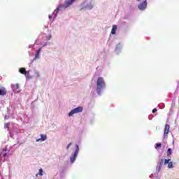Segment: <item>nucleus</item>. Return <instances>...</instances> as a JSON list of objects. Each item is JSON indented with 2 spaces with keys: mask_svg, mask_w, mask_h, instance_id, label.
<instances>
[{
  "mask_svg": "<svg viewBox=\"0 0 179 179\" xmlns=\"http://www.w3.org/2000/svg\"><path fill=\"white\" fill-rule=\"evenodd\" d=\"M38 57H40V54L36 53L35 58L37 59V58H38Z\"/></svg>",
  "mask_w": 179,
  "mask_h": 179,
  "instance_id": "20",
  "label": "nucleus"
},
{
  "mask_svg": "<svg viewBox=\"0 0 179 179\" xmlns=\"http://www.w3.org/2000/svg\"><path fill=\"white\" fill-rule=\"evenodd\" d=\"M137 1H140V0H137Z\"/></svg>",
  "mask_w": 179,
  "mask_h": 179,
  "instance_id": "29",
  "label": "nucleus"
},
{
  "mask_svg": "<svg viewBox=\"0 0 179 179\" xmlns=\"http://www.w3.org/2000/svg\"><path fill=\"white\" fill-rule=\"evenodd\" d=\"M170 131V125L166 124L164 127V138H166L167 135H169V132Z\"/></svg>",
  "mask_w": 179,
  "mask_h": 179,
  "instance_id": "6",
  "label": "nucleus"
},
{
  "mask_svg": "<svg viewBox=\"0 0 179 179\" xmlns=\"http://www.w3.org/2000/svg\"><path fill=\"white\" fill-rule=\"evenodd\" d=\"M8 155V152H1L0 154V157H5Z\"/></svg>",
  "mask_w": 179,
  "mask_h": 179,
  "instance_id": "16",
  "label": "nucleus"
},
{
  "mask_svg": "<svg viewBox=\"0 0 179 179\" xmlns=\"http://www.w3.org/2000/svg\"><path fill=\"white\" fill-rule=\"evenodd\" d=\"M8 126H9V124H8V123H6V124H4L5 128H8Z\"/></svg>",
  "mask_w": 179,
  "mask_h": 179,
  "instance_id": "24",
  "label": "nucleus"
},
{
  "mask_svg": "<svg viewBox=\"0 0 179 179\" xmlns=\"http://www.w3.org/2000/svg\"><path fill=\"white\" fill-rule=\"evenodd\" d=\"M168 167H169V169H173V162H169L168 163Z\"/></svg>",
  "mask_w": 179,
  "mask_h": 179,
  "instance_id": "17",
  "label": "nucleus"
},
{
  "mask_svg": "<svg viewBox=\"0 0 179 179\" xmlns=\"http://www.w3.org/2000/svg\"><path fill=\"white\" fill-rule=\"evenodd\" d=\"M171 159H165L164 160V164H169V162H170Z\"/></svg>",
  "mask_w": 179,
  "mask_h": 179,
  "instance_id": "19",
  "label": "nucleus"
},
{
  "mask_svg": "<svg viewBox=\"0 0 179 179\" xmlns=\"http://www.w3.org/2000/svg\"><path fill=\"white\" fill-rule=\"evenodd\" d=\"M40 52H41V48H39L36 54H40Z\"/></svg>",
  "mask_w": 179,
  "mask_h": 179,
  "instance_id": "22",
  "label": "nucleus"
},
{
  "mask_svg": "<svg viewBox=\"0 0 179 179\" xmlns=\"http://www.w3.org/2000/svg\"><path fill=\"white\" fill-rule=\"evenodd\" d=\"M162 148V143H156L155 149H160Z\"/></svg>",
  "mask_w": 179,
  "mask_h": 179,
  "instance_id": "14",
  "label": "nucleus"
},
{
  "mask_svg": "<svg viewBox=\"0 0 179 179\" xmlns=\"http://www.w3.org/2000/svg\"><path fill=\"white\" fill-rule=\"evenodd\" d=\"M51 35L49 36V38H48V40H51Z\"/></svg>",
  "mask_w": 179,
  "mask_h": 179,
  "instance_id": "26",
  "label": "nucleus"
},
{
  "mask_svg": "<svg viewBox=\"0 0 179 179\" xmlns=\"http://www.w3.org/2000/svg\"><path fill=\"white\" fill-rule=\"evenodd\" d=\"M148 6V1L147 0H143V2L141 3L138 5V9L140 10H145Z\"/></svg>",
  "mask_w": 179,
  "mask_h": 179,
  "instance_id": "5",
  "label": "nucleus"
},
{
  "mask_svg": "<svg viewBox=\"0 0 179 179\" xmlns=\"http://www.w3.org/2000/svg\"><path fill=\"white\" fill-rule=\"evenodd\" d=\"M164 163V159H162L159 162V166L158 169V171H160L162 170V167H163V164Z\"/></svg>",
  "mask_w": 179,
  "mask_h": 179,
  "instance_id": "11",
  "label": "nucleus"
},
{
  "mask_svg": "<svg viewBox=\"0 0 179 179\" xmlns=\"http://www.w3.org/2000/svg\"><path fill=\"white\" fill-rule=\"evenodd\" d=\"M120 47H121V45L120 44L117 45L116 47L117 50H118V48H120Z\"/></svg>",
  "mask_w": 179,
  "mask_h": 179,
  "instance_id": "25",
  "label": "nucleus"
},
{
  "mask_svg": "<svg viewBox=\"0 0 179 179\" xmlns=\"http://www.w3.org/2000/svg\"><path fill=\"white\" fill-rule=\"evenodd\" d=\"M5 151L6 152V148H5Z\"/></svg>",
  "mask_w": 179,
  "mask_h": 179,
  "instance_id": "28",
  "label": "nucleus"
},
{
  "mask_svg": "<svg viewBox=\"0 0 179 179\" xmlns=\"http://www.w3.org/2000/svg\"><path fill=\"white\" fill-rule=\"evenodd\" d=\"M76 0H66L64 1V3L63 4H60L58 8H56L55 11L56 13H58L60 10H62L64 9H66V8H69L73 2H75Z\"/></svg>",
  "mask_w": 179,
  "mask_h": 179,
  "instance_id": "2",
  "label": "nucleus"
},
{
  "mask_svg": "<svg viewBox=\"0 0 179 179\" xmlns=\"http://www.w3.org/2000/svg\"><path fill=\"white\" fill-rule=\"evenodd\" d=\"M157 108H154L152 110V113L155 114V113H157Z\"/></svg>",
  "mask_w": 179,
  "mask_h": 179,
  "instance_id": "21",
  "label": "nucleus"
},
{
  "mask_svg": "<svg viewBox=\"0 0 179 179\" xmlns=\"http://www.w3.org/2000/svg\"><path fill=\"white\" fill-rule=\"evenodd\" d=\"M83 9H90V10L91 9H93V4L92 3H90L85 7H83L80 10H82Z\"/></svg>",
  "mask_w": 179,
  "mask_h": 179,
  "instance_id": "9",
  "label": "nucleus"
},
{
  "mask_svg": "<svg viewBox=\"0 0 179 179\" xmlns=\"http://www.w3.org/2000/svg\"><path fill=\"white\" fill-rule=\"evenodd\" d=\"M172 152H173V150H171V148H169L167 152H166L167 156H171Z\"/></svg>",
  "mask_w": 179,
  "mask_h": 179,
  "instance_id": "13",
  "label": "nucleus"
},
{
  "mask_svg": "<svg viewBox=\"0 0 179 179\" xmlns=\"http://www.w3.org/2000/svg\"><path fill=\"white\" fill-rule=\"evenodd\" d=\"M117 25H113L112 30H111V34H115L117 31Z\"/></svg>",
  "mask_w": 179,
  "mask_h": 179,
  "instance_id": "10",
  "label": "nucleus"
},
{
  "mask_svg": "<svg viewBox=\"0 0 179 179\" xmlns=\"http://www.w3.org/2000/svg\"><path fill=\"white\" fill-rule=\"evenodd\" d=\"M103 89H106V83L104 82V78L99 77L96 82V93L101 94Z\"/></svg>",
  "mask_w": 179,
  "mask_h": 179,
  "instance_id": "1",
  "label": "nucleus"
},
{
  "mask_svg": "<svg viewBox=\"0 0 179 179\" xmlns=\"http://www.w3.org/2000/svg\"><path fill=\"white\" fill-rule=\"evenodd\" d=\"M44 142V141H47V135L45 134H41V138L36 139V142Z\"/></svg>",
  "mask_w": 179,
  "mask_h": 179,
  "instance_id": "8",
  "label": "nucleus"
},
{
  "mask_svg": "<svg viewBox=\"0 0 179 179\" xmlns=\"http://www.w3.org/2000/svg\"><path fill=\"white\" fill-rule=\"evenodd\" d=\"M19 72H20L22 75H26L27 73L26 69L24 68H20Z\"/></svg>",
  "mask_w": 179,
  "mask_h": 179,
  "instance_id": "12",
  "label": "nucleus"
},
{
  "mask_svg": "<svg viewBox=\"0 0 179 179\" xmlns=\"http://www.w3.org/2000/svg\"><path fill=\"white\" fill-rule=\"evenodd\" d=\"M6 93H8L6 88L5 87H0V96H6Z\"/></svg>",
  "mask_w": 179,
  "mask_h": 179,
  "instance_id": "7",
  "label": "nucleus"
},
{
  "mask_svg": "<svg viewBox=\"0 0 179 179\" xmlns=\"http://www.w3.org/2000/svg\"><path fill=\"white\" fill-rule=\"evenodd\" d=\"M49 19H51V17H52V16H51L50 15H49Z\"/></svg>",
  "mask_w": 179,
  "mask_h": 179,
  "instance_id": "27",
  "label": "nucleus"
},
{
  "mask_svg": "<svg viewBox=\"0 0 179 179\" xmlns=\"http://www.w3.org/2000/svg\"><path fill=\"white\" fill-rule=\"evenodd\" d=\"M83 111V108L78 106L73 110L69 113V117H72L73 114H78V113H82Z\"/></svg>",
  "mask_w": 179,
  "mask_h": 179,
  "instance_id": "4",
  "label": "nucleus"
},
{
  "mask_svg": "<svg viewBox=\"0 0 179 179\" xmlns=\"http://www.w3.org/2000/svg\"><path fill=\"white\" fill-rule=\"evenodd\" d=\"M36 176H43V169H40Z\"/></svg>",
  "mask_w": 179,
  "mask_h": 179,
  "instance_id": "15",
  "label": "nucleus"
},
{
  "mask_svg": "<svg viewBox=\"0 0 179 179\" xmlns=\"http://www.w3.org/2000/svg\"><path fill=\"white\" fill-rule=\"evenodd\" d=\"M78 155H79V145L78 144L76 145V151L73 155L70 157L71 163H74L75 160L78 157Z\"/></svg>",
  "mask_w": 179,
  "mask_h": 179,
  "instance_id": "3",
  "label": "nucleus"
},
{
  "mask_svg": "<svg viewBox=\"0 0 179 179\" xmlns=\"http://www.w3.org/2000/svg\"><path fill=\"white\" fill-rule=\"evenodd\" d=\"M13 87L14 89L18 90L19 89V84H15V85H13Z\"/></svg>",
  "mask_w": 179,
  "mask_h": 179,
  "instance_id": "18",
  "label": "nucleus"
},
{
  "mask_svg": "<svg viewBox=\"0 0 179 179\" xmlns=\"http://www.w3.org/2000/svg\"><path fill=\"white\" fill-rule=\"evenodd\" d=\"M71 145H72V143H70L69 144H68L66 149H69V148H71Z\"/></svg>",
  "mask_w": 179,
  "mask_h": 179,
  "instance_id": "23",
  "label": "nucleus"
}]
</instances>
